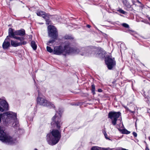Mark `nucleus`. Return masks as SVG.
<instances>
[{
	"label": "nucleus",
	"mask_w": 150,
	"mask_h": 150,
	"mask_svg": "<svg viewBox=\"0 0 150 150\" xmlns=\"http://www.w3.org/2000/svg\"><path fill=\"white\" fill-rule=\"evenodd\" d=\"M8 109V105L5 100L0 99V112H2ZM5 124L9 125L12 122H15L14 127H18V122L16 118V114L12 112H8L0 114V123L1 120ZM4 128L0 126V140L8 144L15 143L16 139L6 134L4 132Z\"/></svg>",
	"instance_id": "1"
},
{
	"label": "nucleus",
	"mask_w": 150,
	"mask_h": 150,
	"mask_svg": "<svg viewBox=\"0 0 150 150\" xmlns=\"http://www.w3.org/2000/svg\"><path fill=\"white\" fill-rule=\"evenodd\" d=\"M52 120L51 125H54L57 128V129H53L47 136V140L48 143L51 145L57 144L61 137L62 130L60 129V128L62 123L60 119L57 116V114L53 117Z\"/></svg>",
	"instance_id": "2"
},
{
	"label": "nucleus",
	"mask_w": 150,
	"mask_h": 150,
	"mask_svg": "<svg viewBox=\"0 0 150 150\" xmlns=\"http://www.w3.org/2000/svg\"><path fill=\"white\" fill-rule=\"evenodd\" d=\"M79 50L76 48H73L71 47L70 44L68 42L66 43L63 47L61 46H57L54 48L53 54L56 55H60L62 54L64 55L67 53H78Z\"/></svg>",
	"instance_id": "3"
},
{
	"label": "nucleus",
	"mask_w": 150,
	"mask_h": 150,
	"mask_svg": "<svg viewBox=\"0 0 150 150\" xmlns=\"http://www.w3.org/2000/svg\"><path fill=\"white\" fill-rule=\"evenodd\" d=\"M48 31L49 36L52 38V40H50L47 43V45L51 46L50 44L53 43L58 36L56 28L53 26L49 25L48 27Z\"/></svg>",
	"instance_id": "4"
},
{
	"label": "nucleus",
	"mask_w": 150,
	"mask_h": 150,
	"mask_svg": "<svg viewBox=\"0 0 150 150\" xmlns=\"http://www.w3.org/2000/svg\"><path fill=\"white\" fill-rule=\"evenodd\" d=\"M121 113L119 112H110L108 114V117L112 120V122L113 125L116 124L117 119L121 116Z\"/></svg>",
	"instance_id": "5"
},
{
	"label": "nucleus",
	"mask_w": 150,
	"mask_h": 150,
	"mask_svg": "<svg viewBox=\"0 0 150 150\" xmlns=\"http://www.w3.org/2000/svg\"><path fill=\"white\" fill-rule=\"evenodd\" d=\"M37 101L38 103L40 105L46 106H51L54 107V105L53 104L47 101L44 97H38L37 98Z\"/></svg>",
	"instance_id": "6"
},
{
	"label": "nucleus",
	"mask_w": 150,
	"mask_h": 150,
	"mask_svg": "<svg viewBox=\"0 0 150 150\" xmlns=\"http://www.w3.org/2000/svg\"><path fill=\"white\" fill-rule=\"evenodd\" d=\"M96 49L91 47H88L85 49L82 48L80 52V54L81 55L88 56L91 53H94Z\"/></svg>",
	"instance_id": "7"
},
{
	"label": "nucleus",
	"mask_w": 150,
	"mask_h": 150,
	"mask_svg": "<svg viewBox=\"0 0 150 150\" xmlns=\"http://www.w3.org/2000/svg\"><path fill=\"white\" fill-rule=\"evenodd\" d=\"M105 62L108 69H112L116 64L114 58H112L111 56H109L106 58Z\"/></svg>",
	"instance_id": "8"
},
{
	"label": "nucleus",
	"mask_w": 150,
	"mask_h": 150,
	"mask_svg": "<svg viewBox=\"0 0 150 150\" xmlns=\"http://www.w3.org/2000/svg\"><path fill=\"white\" fill-rule=\"evenodd\" d=\"M15 34L16 35L23 36L25 35V31L24 29H22L15 31Z\"/></svg>",
	"instance_id": "9"
},
{
	"label": "nucleus",
	"mask_w": 150,
	"mask_h": 150,
	"mask_svg": "<svg viewBox=\"0 0 150 150\" xmlns=\"http://www.w3.org/2000/svg\"><path fill=\"white\" fill-rule=\"evenodd\" d=\"M37 15L39 16H42L43 18H46L47 17V15L48 14L41 11H37Z\"/></svg>",
	"instance_id": "10"
},
{
	"label": "nucleus",
	"mask_w": 150,
	"mask_h": 150,
	"mask_svg": "<svg viewBox=\"0 0 150 150\" xmlns=\"http://www.w3.org/2000/svg\"><path fill=\"white\" fill-rule=\"evenodd\" d=\"M11 46L13 47H16L21 45V43L20 42H18L17 41L11 40Z\"/></svg>",
	"instance_id": "11"
},
{
	"label": "nucleus",
	"mask_w": 150,
	"mask_h": 150,
	"mask_svg": "<svg viewBox=\"0 0 150 150\" xmlns=\"http://www.w3.org/2000/svg\"><path fill=\"white\" fill-rule=\"evenodd\" d=\"M10 44L9 41H6L5 40L4 42L3 45L2 47L4 49H8L10 46Z\"/></svg>",
	"instance_id": "12"
},
{
	"label": "nucleus",
	"mask_w": 150,
	"mask_h": 150,
	"mask_svg": "<svg viewBox=\"0 0 150 150\" xmlns=\"http://www.w3.org/2000/svg\"><path fill=\"white\" fill-rule=\"evenodd\" d=\"M124 5L127 8L129 9L130 11L133 10V8L132 7V5H130L129 2L127 0H125L123 2Z\"/></svg>",
	"instance_id": "13"
},
{
	"label": "nucleus",
	"mask_w": 150,
	"mask_h": 150,
	"mask_svg": "<svg viewBox=\"0 0 150 150\" xmlns=\"http://www.w3.org/2000/svg\"><path fill=\"white\" fill-rule=\"evenodd\" d=\"M8 35L10 37L13 38L16 35L15 34V32H13V30L12 28H9L8 30Z\"/></svg>",
	"instance_id": "14"
},
{
	"label": "nucleus",
	"mask_w": 150,
	"mask_h": 150,
	"mask_svg": "<svg viewBox=\"0 0 150 150\" xmlns=\"http://www.w3.org/2000/svg\"><path fill=\"white\" fill-rule=\"evenodd\" d=\"M120 131L122 134H128L130 133V132L128 131L127 130L125 129H118Z\"/></svg>",
	"instance_id": "15"
},
{
	"label": "nucleus",
	"mask_w": 150,
	"mask_h": 150,
	"mask_svg": "<svg viewBox=\"0 0 150 150\" xmlns=\"http://www.w3.org/2000/svg\"><path fill=\"white\" fill-rule=\"evenodd\" d=\"M31 46L33 49L34 50H36L37 48V45L35 42L34 41H32L31 42Z\"/></svg>",
	"instance_id": "16"
},
{
	"label": "nucleus",
	"mask_w": 150,
	"mask_h": 150,
	"mask_svg": "<svg viewBox=\"0 0 150 150\" xmlns=\"http://www.w3.org/2000/svg\"><path fill=\"white\" fill-rule=\"evenodd\" d=\"M50 15L48 14L47 15V17L46 18H44L45 19L46 21V23L47 25H49L50 24V21L49 19Z\"/></svg>",
	"instance_id": "17"
},
{
	"label": "nucleus",
	"mask_w": 150,
	"mask_h": 150,
	"mask_svg": "<svg viewBox=\"0 0 150 150\" xmlns=\"http://www.w3.org/2000/svg\"><path fill=\"white\" fill-rule=\"evenodd\" d=\"M64 38L65 39H72L73 38L71 36L69 35H65Z\"/></svg>",
	"instance_id": "18"
},
{
	"label": "nucleus",
	"mask_w": 150,
	"mask_h": 150,
	"mask_svg": "<svg viewBox=\"0 0 150 150\" xmlns=\"http://www.w3.org/2000/svg\"><path fill=\"white\" fill-rule=\"evenodd\" d=\"M120 47L121 48V50H125L126 49L125 44L124 43H121L120 45Z\"/></svg>",
	"instance_id": "19"
},
{
	"label": "nucleus",
	"mask_w": 150,
	"mask_h": 150,
	"mask_svg": "<svg viewBox=\"0 0 150 150\" xmlns=\"http://www.w3.org/2000/svg\"><path fill=\"white\" fill-rule=\"evenodd\" d=\"M101 149V147L97 146H94L91 148V150H100Z\"/></svg>",
	"instance_id": "20"
},
{
	"label": "nucleus",
	"mask_w": 150,
	"mask_h": 150,
	"mask_svg": "<svg viewBox=\"0 0 150 150\" xmlns=\"http://www.w3.org/2000/svg\"><path fill=\"white\" fill-rule=\"evenodd\" d=\"M47 50L49 52L52 53L53 52V49L49 46H47Z\"/></svg>",
	"instance_id": "21"
},
{
	"label": "nucleus",
	"mask_w": 150,
	"mask_h": 150,
	"mask_svg": "<svg viewBox=\"0 0 150 150\" xmlns=\"http://www.w3.org/2000/svg\"><path fill=\"white\" fill-rule=\"evenodd\" d=\"M95 86L94 85H92V88L91 90L92 92L93 93V94H94L95 93Z\"/></svg>",
	"instance_id": "22"
},
{
	"label": "nucleus",
	"mask_w": 150,
	"mask_h": 150,
	"mask_svg": "<svg viewBox=\"0 0 150 150\" xmlns=\"http://www.w3.org/2000/svg\"><path fill=\"white\" fill-rule=\"evenodd\" d=\"M122 25L124 27H125L126 28H128L129 27V25L125 23H124L122 24Z\"/></svg>",
	"instance_id": "23"
},
{
	"label": "nucleus",
	"mask_w": 150,
	"mask_h": 150,
	"mask_svg": "<svg viewBox=\"0 0 150 150\" xmlns=\"http://www.w3.org/2000/svg\"><path fill=\"white\" fill-rule=\"evenodd\" d=\"M119 11L120 13H121L123 14H125V13H126V12L125 11L123 10H122V9L120 10Z\"/></svg>",
	"instance_id": "24"
},
{
	"label": "nucleus",
	"mask_w": 150,
	"mask_h": 150,
	"mask_svg": "<svg viewBox=\"0 0 150 150\" xmlns=\"http://www.w3.org/2000/svg\"><path fill=\"white\" fill-rule=\"evenodd\" d=\"M133 134L134 135V136L136 137L137 136V134L135 132H133Z\"/></svg>",
	"instance_id": "25"
},
{
	"label": "nucleus",
	"mask_w": 150,
	"mask_h": 150,
	"mask_svg": "<svg viewBox=\"0 0 150 150\" xmlns=\"http://www.w3.org/2000/svg\"><path fill=\"white\" fill-rule=\"evenodd\" d=\"M20 37H17V36H15V35L13 37V38H15V39H17V40H19V39H20Z\"/></svg>",
	"instance_id": "26"
},
{
	"label": "nucleus",
	"mask_w": 150,
	"mask_h": 150,
	"mask_svg": "<svg viewBox=\"0 0 150 150\" xmlns=\"http://www.w3.org/2000/svg\"><path fill=\"white\" fill-rule=\"evenodd\" d=\"M20 43H21V45H25L26 44L27 42L26 41H23V42H20Z\"/></svg>",
	"instance_id": "27"
},
{
	"label": "nucleus",
	"mask_w": 150,
	"mask_h": 150,
	"mask_svg": "<svg viewBox=\"0 0 150 150\" xmlns=\"http://www.w3.org/2000/svg\"><path fill=\"white\" fill-rule=\"evenodd\" d=\"M24 38L23 37H20V39L19 40L21 41H22L23 40H24Z\"/></svg>",
	"instance_id": "28"
},
{
	"label": "nucleus",
	"mask_w": 150,
	"mask_h": 150,
	"mask_svg": "<svg viewBox=\"0 0 150 150\" xmlns=\"http://www.w3.org/2000/svg\"><path fill=\"white\" fill-rule=\"evenodd\" d=\"M9 36H7L5 40H6V41H8V40L9 39Z\"/></svg>",
	"instance_id": "29"
},
{
	"label": "nucleus",
	"mask_w": 150,
	"mask_h": 150,
	"mask_svg": "<svg viewBox=\"0 0 150 150\" xmlns=\"http://www.w3.org/2000/svg\"><path fill=\"white\" fill-rule=\"evenodd\" d=\"M102 90L101 89H98V91L99 92H102Z\"/></svg>",
	"instance_id": "30"
},
{
	"label": "nucleus",
	"mask_w": 150,
	"mask_h": 150,
	"mask_svg": "<svg viewBox=\"0 0 150 150\" xmlns=\"http://www.w3.org/2000/svg\"><path fill=\"white\" fill-rule=\"evenodd\" d=\"M132 3H133V5H135V1L134 0H132Z\"/></svg>",
	"instance_id": "31"
},
{
	"label": "nucleus",
	"mask_w": 150,
	"mask_h": 150,
	"mask_svg": "<svg viewBox=\"0 0 150 150\" xmlns=\"http://www.w3.org/2000/svg\"><path fill=\"white\" fill-rule=\"evenodd\" d=\"M104 135H105V137L106 138V139H108V137H106V136H107V134H106V133H105V134H104Z\"/></svg>",
	"instance_id": "32"
},
{
	"label": "nucleus",
	"mask_w": 150,
	"mask_h": 150,
	"mask_svg": "<svg viewBox=\"0 0 150 150\" xmlns=\"http://www.w3.org/2000/svg\"><path fill=\"white\" fill-rule=\"evenodd\" d=\"M87 27L88 28H90L91 27V26L89 25H87Z\"/></svg>",
	"instance_id": "33"
},
{
	"label": "nucleus",
	"mask_w": 150,
	"mask_h": 150,
	"mask_svg": "<svg viewBox=\"0 0 150 150\" xmlns=\"http://www.w3.org/2000/svg\"><path fill=\"white\" fill-rule=\"evenodd\" d=\"M137 2L139 3L140 4L141 2L138 0H137Z\"/></svg>",
	"instance_id": "34"
},
{
	"label": "nucleus",
	"mask_w": 150,
	"mask_h": 150,
	"mask_svg": "<svg viewBox=\"0 0 150 150\" xmlns=\"http://www.w3.org/2000/svg\"><path fill=\"white\" fill-rule=\"evenodd\" d=\"M148 19L150 21V17L148 18Z\"/></svg>",
	"instance_id": "35"
},
{
	"label": "nucleus",
	"mask_w": 150,
	"mask_h": 150,
	"mask_svg": "<svg viewBox=\"0 0 150 150\" xmlns=\"http://www.w3.org/2000/svg\"><path fill=\"white\" fill-rule=\"evenodd\" d=\"M149 139L150 140V136L149 137Z\"/></svg>",
	"instance_id": "36"
},
{
	"label": "nucleus",
	"mask_w": 150,
	"mask_h": 150,
	"mask_svg": "<svg viewBox=\"0 0 150 150\" xmlns=\"http://www.w3.org/2000/svg\"><path fill=\"white\" fill-rule=\"evenodd\" d=\"M34 150H38L37 149H35Z\"/></svg>",
	"instance_id": "37"
},
{
	"label": "nucleus",
	"mask_w": 150,
	"mask_h": 150,
	"mask_svg": "<svg viewBox=\"0 0 150 150\" xmlns=\"http://www.w3.org/2000/svg\"><path fill=\"white\" fill-rule=\"evenodd\" d=\"M61 115H59V117H61Z\"/></svg>",
	"instance_id": "38"
},
{
	"label": "nucleus",
	"mask_w": 150,
	"mask_h": 150,
	"mask_svg": "<svg viewBox=\"0 0 150 150\" xmlns=\"http://www.w3.org/2000/svg\"><path fill=\"white\" fill-rule=\"evenodd\" d=\"M148 150H149V149H148Z\"/></svg>",
	"instance_id": "39"
}]
</instances>
